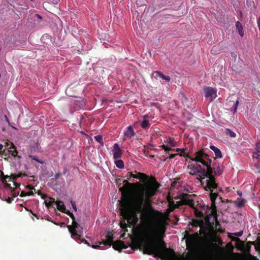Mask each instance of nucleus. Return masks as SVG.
Segmentation results:
<instances>
[{"label":"nucleus","instance_id":"1","mask_svg":"<svg viewBox=\"0 0 260 260\" xmlns=\"http://www.w3.org/2000/svg\"><path fill=\"white\" fill-rule=\"evenodd\" d=\"M159 187V184L156 180L146 183L141 186L139 195L134 199L124 187L120 190L122 192L121 213L131 225L137 224L139 221L137 212L141 213L142 223L137 228V245L143 253L161 258L167 250V244L164 240H156V231L152 224L154 215L151 211L142 208L144 201L148 202Z\"/></svg>","mask_w":260,"mask_h":260},{"label":"nucleus","instance_id":"2","mask_svg":"<svg viewBox=\"0 0 260 260\" xmlns=\"http://www.w3.org/2000/svg\"><path fill=\"white\" fill-rule=\"evenodd\" d=\"M222 243L221 240L217 237L206 239L199 245V251L188 252L181 256L176 254L175 251L167 248L161 259L164 260H258L255 256L249 255L245 258H241L219 251L218 245Z\"/></svg>","mask_w":260,"mask_h":260},{"label":"nucleus","instance_id":"3","mask_svg":"<svg viewBox=\"0 0 260 260\" xmlns=\"http://www.w3.org/2000/svg\"><path fill=\"white\" fill-rule=\"evenodd\" d=\"M194 158H190V160L197 162H201L202 165L207 167V169L203 168L201 165L196 164L190 168L191 172L189 173L191 175H194L200 173V177L202 180L207 178L206 185L205 186L206 190H210L213 188H216L218 186L217 183L215 182V179L213 175V171L211 168L212 159L209 156L205 153L203 150H201L196 152Z\"/></svg>","mask_w":260,"mask_h":260},{"label":"nucleus","instance_id":"4","mask_svg":"<svg viewBox=\"0 0 260 260\" xmlns=\"http://www.w3.org/2000/svg\"><path fill=\"white\" fill-rule=\"evenodd\" d=\"M177 206L172 201V206L170 205L165 213L157 210H153V212H152L154 215V217L152 218V224L154 225L157 233L156 240H163L170 213Z\"/></svg>","mask_w":260,"mask_h":260},{"label":"nucleus","instance_id":"5","mask_svg":"<svg viewBox=\"0 0 260 260\" xmlns=\"http://www.w3.org/2000/svg\"><path fill=\"white\" fill-rule=\"evenodd\" d=\"M191 195L187 193L183 194V204H185L186 205L189 206L190 207L192 208L194 210V215L197 217H203L204 216L203 211L205 213H208L209 211V208L208 205L206 204H198L195 205L194 201L191 199Z\"/></svg>","mask_w":260,"mask_h":260},{"label":"nucleus","instance_id":"6","mask_svg":"<svg viewBox=\"0 0 260 260\" xmlns=\"http://www.w3.org/2000/svg\"><path fill=\"white\" fill-rule=\"evenodd\" d=\"M64 213H66L67 215L70 216L73 220L72 224L67 226L68 229L71 233V237L77 242L80 241V242L84 243L87 244L88 245L90 246L85 239L82 238L81 235L83 233V229L79 223L76 222L74 214L70 211H66Z\"/></svg>","mask_w":260,"mask_h":260},{"label":"nucleus","instance_id":"7","mask_svg":"<svg viewBox=\"0 0 260 260\" xmlns=\"http://www.w3.org/2000/svg\"><path fill=\"white\" fill-rule=\"evenodd\" d=\"M106 237L107 239L106 240L99 242V245H92V247L95 249H104L106 246L108 245L111 246L112 245L114 249L118 251L127 248V246L125 245L124 242L121 240L116 241L114 242L113 235L110 231L107 232Z\"/></svg>","mask_w":260,"mask_h":260},{"label":"nucleus","instance_id":"8","mask_svg":"<svg viewBox=\"0 0 260 260\" xmlns=\"http://www.w3.org/2000/svg\"><path fill=\"white\" fill-rule=\"evenodd\" d=\"M204 91L205 98L209 99L210 102L213 101L217 97V90L216 88L206 87L204 88Z\"/></svg>","mask_w":260,"mask_h":260},{"label":"nucleus","instance_id":"9","mask_svg":"<svg viewBox=\"0 0 260 260\" xmlns=\"http://www.w3.org/2000/svg\"><path fill=\"white\" fill-rule=\"evenodd\" d=\"M199 234L198 233H195L193 235H189L186 241L187 247H193L196 243V239L199 237Z\"/></svg>","mask_w":260,"mask_h":260},{"label":"nucleus","instance_id":"10","mask_svg":"<svg viewBox=\"0 0 260 260\" xmlns=\"http://www.w3.org/2000/svg\"><path fill=\"white\" fill-rule=\"evenodd\" d=\"M52 200V202H49V205H52V203H55L56 205V208L60 211L65 213L67 211L66 207L64 205V204L62 203L61 201H55V200L54 199H51Z\"/></svg>","mask_w":260,"mask_h":260},{"label":"nucleus","instance_id":"11","mask_svg":"<svg viewBox=\"0 0 260 260\" xmlns=\"http://www.w3.org/2000/svg\"><path fill=\"white\" fill-rule=\"evenodd\" d=\"M112 151L113 153V158L114 159H118L121 157L122 151L119 148V146L117 143L114 144Z\"/></svg>","mask_w":260,"mask_h":260},{"label":"nucleus","instance_id":"12","mask_svg":"<svg viewBox=\"0 0 260 260\" xmlns=\"http://www.w3.org/2000/svg\"><path fill=\"white\" fill-rule=\"evenodd\" d=\"M252 156L257 162L260 161V143L256 144L255 151L253 153Z\"/></svg>","mask_w":260,"mask_h":260},{"label":"nucleus","instance_id":"13","mask_svg":"<svg viewBox=\"0 0 260 260\" xmlns=\"http://www.w3.org/2000/svg\"><path fill=\"white\" fill-rule=\"evenodd\" d=\"M200 234H203L204 236H207L208 233L209 224L205 223L204 220H203L202 224L200 225Z\"/></svg>","mask_w":260,"mask_h":260},{"label":"nucleus","instance_id":"14","mask_svg":"<svg viewBox=\"0 0 260 260\" xmlns=\"http://www.w3.org/2000/svg\"><path fill=\"white\" fill-rule=\"evenodd\" d=\"M8 152L14 157H17L18 158H20L21 157L18 155L16 147L13 143H11L10 146L8 148Z\"/></svg>","mask_w":260,"mask_h":260},{"label":"nucleus","instance_id":"15","mask_svg":"<svg viewBox=\"0 0 260 260\" xmlns=\"http://www.w3.org/2000/svg\"><path fill=\"white\" fill-rule=\"evenodd\" d=\"M135 135L132 126H128L124 132V137L125 138L131 139Z\"/></svg>","mask_w":260,"mask_h":260},{"label":"nucleus","instance_id":"16","mask_svg":"<svg viewBox=\"0 0 260 260\" xmlns=\"http://www.w3.org/2000/svg\"><path fill=\"white\" fill-rule=\"evenodd\" d=\"M213 171V174L215 176H219L221 174L222 171L220 168L219 164H214L213 165V167H211Z\"/></svg>","mask_w":260,"mask_h":260},{"label":"nucleus","instance_id":"17","mask_svg":"<svg viewBox=\"0 0 260 260\" xmlns=\"http://www.w3.org/2000/svg\"><path fill=\"white\" fill-rule=\"evenodd\" d=\"M147 118L148 116L145 115L143 117V120L141 122V126L143 129H146L150 126V124Z\"/></svg>","mask_w":260,"mask_h":260},{"label":"nucleus","instance_id":"18","mask_svg":"<svg viewBox=\"0 0 260 260\" xmlns=\"http://www.w3.org/2000/svg\"><path fill=\"white\" fill-rule=\"evenodd\" d=\"M16 176H13L12 178L6 176H4L2 178V182L5 183V182H7V181H10L13 180L14 182V184L15 185L16 188H17L18 187H19L20 185L18 183H16L14 180H16Z\"/></svg>","mask_w":260,"mask_h":260},{"label":"nucleus","instance_id":"19","mask_svg":"<svg viewBox=\"0 0 260 260\" xmlns=\"http://www.w3.org/2000/svg\"><path fill=\"white\" fill-rule=\"evenodd\" d=\"M212 221H214V227L216 230V234L218 233H222V230L219 228L220 226V224L217 219V215L213 216V219Z\"/></svg>","mask_w":260,"mask_h":260},{"label":"nucleus","instance_id":"20","mask_svg":"<svg viewBox=\"0 0 260 260\" xmlns=\"http://www.w3.org/2000/svg\"><path fill=\"white\" fill-rule=\"evenodd\" d=\"M204 213V216L203 217H201L202 218H204L203 219L204 220L205 223L206 224H209L210 223H212V221H211V217H213V216L212 215L211 213H209V211L205 213L204 211H203Z\"/></svg>","mask_w":260,"mask_h":260},{"label":"nucleus","instance_id":"21","mask_svg":"<svg viewBox=\"0 0 260 260\" xmlns=\"http://www.w3.org/2000/svg\"><path fill=\"white\" fill-rule=\"evenodd\" d=\"M210 148L214 152L216 157L221 158L222 157V153L218 148L213 145H211Z\"/></svg>","mask_w":260,"mask_h":260},{"label":"nucleus","instance_id":"22","mask_svg":"<svg viewBox=\"0 0 260 260\" xmlns=\"http://www.w3.org/2000/svg\"><path fill=\"white\" fill-rule=\"evenodd\" d=\"M215 201H211V206L209 207V212L212 213V215L214 216H217V210H216V206L215 204Z\"/></svg>","mask_w":260,"mask_h":260},{"label":"nucleus","instance_id":"23","mask_svg":"<svg viewBox=\"0 0 260 260\" xmlns=\"http://www.w3.org/2000/svg\"><path fill=\"white\" fill-rule=\"evenodd\" d=\"M134 178L139 179L142 181H145L148 179V176L142 173L139 172L135 175Z\"/></svg>","mask_w":260,"mask_h":260},{"label":"nucleus","instance_id":"24","mask_svg":"<svg viewBox=\"0 0 260 260\" xmlns=\"http://www.w3.org/2000/svg\"><path fill=\"white\" fill-rule=\"evenodd\" d=\"M236 27L238 31L239 34L241 37H243L244 31L243 29V26L239 21H237L236 23Z\"/></svg>","mask_w":260,"mask_h":260},{"label":"nucleus","instance_id":"25","mask_svg":"<svg viewBox=\"0 0 260 260\" xmlns=\"http://www.w3.org/2000/svg\"><path fill=\"white\" fill-rule=\"evenodd\" d=\"M203 220V219H201L200 220L192 219L190 224L192 226H194V227L200 226L201 224H202Z\"/></svg>","mask_w":260,"mask_h":260},{"label":"nucleus","instance_id":"26","mask_svg":"<svg viewBox=\"0 0 260 260\" xmlns=\"http://www.w3.org/2000/svg\"><path fill=\"white\" fill-rule=\"evenodd\" d=\"M214 188L210 190L211 193H210V198L211 201H215L217 197L218 196V193L217 192H213V190Z\"/></svg>","mask_w":260,"mask_h":260},{"label":"nucleus","instance_id":"27","mask_svg":"<svg viewBox=\"0 0 260 260\" xmlns=\"http://www.w3.org/2000/svg\"><path fill=\"white\" fill-rule=\"evenodd\" d=\"M225 133L227 136H230L232 138H235L236 136V133L229 128L225 129Z\"/></svg>","mask_w":260,"mask_h":260},{"label":"nucleus","instance_id":"28","mask_svg":"<svg viewBox=\"0 0 260 260\" xmlns=\"http://www.w3.org/2000/svg\"><path fill=\"white\" fill-rule=\"evenodd\" d=\"M208 233H215L216 234V230L214 227V221H212V223L209 224Z\"/></svg>","mask_w":260,"mask_h":260},{"label":"nucleus","instance_id":"29","mask_svg":"<svg viewBox=\"0 0 260 260\" xmlns=\"http://www.w3.org/2000/svg\"><path fill=\"white\" fill-rule=\"evenodd\" d=\"M115 163L116 167L119 169H123L124 167V162L121 159L116 160Z\"/></svg>","mask_w":260,"mask_h":260},{"label":"nucleus","instance_id":"30","mask_svg":"<svg viewBox=\"0 0 260 260\" xmlns=\"http://www.w3.org/2000/svg\"><path fill=\"white\" fill-rule=\"evenodd\" d=\"M120 228L123 230L124 233L126 232H127V225L125 222V220H123V221H121L119 223Z\"/></svg>","mask_w":260,"mask_h":260},{"label":"nucleus","instance_id":"31","mask_svg":"<svg viewBox=\"0 0 260 260\" xmlns=\"http://www.w3.org/2000/svg\"><path fill=\"white\" fill-rule=\"evenodd\" d=\"M234 103L233 106L231 107V111L233 112V113H235L237 112V107L239 105V100H237L236 102L234 103V101H233Z\"/></svg>","mask_w":260,"mask_h":260},{"label":"nucleus","instance_id":"32","mask_svg":"<svg viewBox=\"0 0 260 260\" xmlns=\"http://www.w3.org/2000/svg\"><path fill=\"white\" fill-rule=\"evenodd\" d=\"M168 143L170 144V145L172 147H175L177 145V143H176V142H175V141L173 138H169L168 140Z\"/></svg>","mask_w":260,"mask_h":260},{"label":"nucleus","instance_id":"33","mask_svg":"<svg viewBox=\"0 0 260 260\" xmlns=\"http://www.w3.org/2000/svg\"><path fill=\"white\" fill-rule=\"evenodd\" d=\"M180 156H183L184 157H186L190 159V158H194V157L190 156L188 153H185L183 151V150L181 151L180 153H179Z\"/></svg>","mask_w":260,"mask_h":260},{"label":"nucleus","instance_id":"34","mask_svg":"<svg viewBox=\"0 0 260 260\" xmlns=\"http://www.w3.org/2000/svg\"><path fill=\"white\" fill-rule=\"evenodd\" d=\"M0 154H3V155H4L5 157H4V159L5 160H8L7 158L9 157V156H10V154L9 153V152H6V151L5 150H1L0 151Z\"/></svg>","mask_w":260,"mask_h":260},{"label":"nucleus","instance_id":"35","mask_svg":"<svg viewBox=\"0 0 260 260\" xmlns=\"http://www.w3.org/2000/svg\"><path fill=\"white\" fill-rule=\"evenodd\" d=\"M162 73L159 71H155L153 73L152 75L155 79L161 78Z\"/></svg>","mask_w":260,"mask_h":260},{"label":"nucleus","instance_id":"36","mask_svg":"<svg viewBox=\"0 0 260 260\" xmlns=\"http://www.w3.org/2000/svg\"><path fill=\"white\" fill-rule=\"evenodd\" d=\"M29 157L30 158H31V159L37 161V162H38L39 163H40L41 164H42L44 163V161L43 160L38 159L37 158V157H36V156L29 155Z\"/></svg>","mask_w":260,"mask_h":260},{"label":"nucleus","instance_id":"37","mask_svg":"<svg viewBox=\"0 0 260 260\" xmlns=\"http://www.w3.org/2000/svg\"><path fill=\"white\" fill-rule=\"evenodd\" d=\"M213 69L214 72H215L216 70L218 71H220L222 70V66L220 67L217 63H215L213 66Z\"/></svg>","mask_w":260,"mask_h":260},{"label":"nucleus","instance_id":"38","mask_svg":"<svg viewBox=\"0 0 260 260\" xmlns=\"http://www.w3.org/2000/svg\"><path fill=\"white\" fill-rule=\"evenodd\" d=\"M95 140L101 144H103V137L101 135H97L94 137Z\"/></svg>","mask_w":260,"mask_h":260},{"label":"nucleus","instance_id":"39","mask_svg":"<svg viewBox=\"0 0 260 260\" xmlns=\"http://www.w3.org/2000/svg\"><path fill=\"white\" fill-rule=\"evenodd\" d=\"M245 203V202L244 200H240L239 201L237 202V206L240 208L242 207L243 206H244Z\"/></svg>","mask_w":260,"mask_h":260},{"label":"nucleus","instance_id":"40","mask_svg":"<svg viewBox=\"0 0 260 260\" xmlns=\"http://www.w3.org/2000/svg\"><path fill=\"white\" fill-rule=\"evenodd\" d=\"M161 78L165 80L166 82H169L171 80V78L168 76H165L162 73L161 74Z\"/></svg>","mask_w":260,"mask_h":260},{"label":"nucleus","instance_id":"41","mask_svg":"<svg viewBox=\"0 0 260 260\" xmlns=\"http://www.w3.org/2000/svg\"><path fill=\"white\" fill-rule=\"evenodd\" d=\"M183 201V194L181 195V197H180V200L178 202H177V206H181L182 205H185V204H183V202H182Z\"/></svg>","mask_w":260,"mask_h":260},{"label":"nucleus","instance_id":"42","mask_svg":"<svg viewBox=\"0 0 260 260\" xmlns=\"http://www.w3.org/2000/svg\"><path fill=\"white\" fill-rule=\"evenodd\" d=\"M11 190L12 191V196L13 198L16 197L19 194V192H15L14 190V189L13 188Z\"/></svg>","mask_w":260,"mask_h":260},{"label":"nucleus","instance_id":"43","mask_svg":"<svg viewBox=\"0 0 260 260\" xmlns=\"http://www.w3.org/2000/svg\"><path fill=\"white\" fill-rule=\"evenodd\" d=\"M126 176H127V179L129 180L131 178H134L135 175L133 174L132 173H128V174H127Z\"/></svg>","mask_w":260,"mask_h":260},{"label":"nucleus","instance_id":"44","mask_svg":"<svg viewBox=\"0 0 260 260\" xmlns=\"http://www.w3.org/2000/svg\"><path fill=\"white\" fill-rule=\"evenodd\" d=\"M71 205L73 209L75 210V211H77V207L75 204V202L74 201H71Z\"/></svg>","mask_w":260,"mask_h":260},{"label":"nucleus","instance_id":"45","mask_svg":"<svg viewBox=\"0 0 260 260\" xmlns=\"http://www.w3.org/2000/svg\"><path fill=\"white\" fill-rule=\"evenodd\" d=\"M60 175H61V174H60V173H56V174L55 175V176H54V179H55V180L58 179L59 178V177H60Z\"/></svg>","mask_w":260,"mask_h":260},{"label":"nucleus","instance_id":"46","mask_svg":"<svg viewBox=\"0 0 260 260\" xmlns=\"http://www.w3.org/2000/svg\"><path fill=\"white\" fill-rule=\"evenodd\" d=\"M178 154H171L169 155V158L172 159L175 157V156L177 155Z\"/></svg>","mask_w":260,"mask_h":260},{"label":"nucleus","instance_id":"47","mask_svg":"<svg viewBox=\"0 0 260 260\" xmlns=\"http://www.w3.org/2000/svg\"><path fill=\"white\" fill-rule=\"evenodd\" d=\"M257 25H258V29H259V30L260 31V16L257 19Z\"/></svg>","mask_w":260,"mask_h":260},{"label":"nucleus","instance_id":"48","mask_svg":"<svg viewBox=\"0 0 260 260\" xmlns=\"http://www.w3.org/2000/svg\"><path fill=\"white\" fill-rule=\"evenodd\" d=\"M13 200V198L12 197V198H8L7 199V202L8 203H11Z\"/></svg>","mask_w":260,"mask_h":260},{"label":"nucleus","instance_id":"49","mask_svg":"<svg viewBox=\"0 0 260 260\" xmlns=\"http://www.w3.org/2000/svg\"><path fill=\"white\" fill-rule=\"evenodd\" d=\"M20 196L21 197H25L26 196V192H24V191H22L21 192Z\"/></svg>","mask_w":260,"mask_h":260},{"label":"nucleus","instance_id":"50","mask_svg":"<svg viewBox=\"0 0 260 260\" xmlns=\"http://www.w3.org/2000/svg\"><path fill=\"white\" fill-rule=\"evenodd\" d=\"M5 187L7 188H9L11 190L13 189V188L11 186V185L10 184L6 183L5 184Z\"/></svg>","mask_w":260,"mask_h":260},{"label":"nucleus","instance_id":"51","mask_svg":"<svg viewBox=\"0 0 260 260\" xmlns=\"http://www.w3.org/2000/svg\"><path fill=\"white\" fill-rule=\"evenodd\" d=\"M33 194L32 191H28L26 192V196H29Z\"/></svg>","mask_w":260,"mask_h":260},{"label":"nucleus","instance_id":"52","mask_svg":"<svg viewBox=\"0 0 260 260\" xmlns=\"http://www.w3.org/2000/svg\"><path fill=\"white\" fill-rule=\"evenodd\" d=\"M170 150H174V149H172L171 148H169V147L166 146V148L165 149V151H170Z\"/></svg>","mask_w":260,"mask_h":260},{"label":"nucleus","instance_id":"53","mask_svg":"<svg viewBox=\"0 0 260 260\" xmlns=\"http://www.w3.org/2000/svg\"><path fill=\"white\" fill-rule=\"evenodd\" d=\"M123 182L125 183V185H130L131 184L127 180H124Z\"/></svg>","mask_w":260,"mask_h":260},{"label":"nucleus","instance_id":"54","mask_svg":"<svg viewBox=\"0 0 260 260\" xmlns=\"http://www.w3.org/2000/svg\"><path fill=\"white\" fill-rule=\"evenodd\" d=\"M36 16L38 18H39L40 19H42V17H41V16H40L39 14H36Z\"/></svg>","mask_w":260,"mask_h":260},{"label":"nucleus","instance_id":"55","mask_svg":"<svg viewBox=\"0 0 260 260\" xmlns=\"http://www.w3.org/2000/svg\"><path fill=\"white\" fill-rule=\"evenodd\" d=\"M3 148H4V146L3 145L0 144V151L2 150H3Z\"/></svg>","mask_w":260,"mask_h":260},{"label":"nucleus","instance_id":"56","mask_svg":"<svg viewBox=\"0 0 260 260\" xmlns=\"http://www.w3.org/2000/svg\"><path fill=\"white\" fill-rule=\"evenodd\" d=\"M181 150H182V149H180V148H177V149H176V152H180V151L181 152Z\"/></svg>","mask_w":260,"mask_h":260},{"label":"nucleus","instance_id":"57","mask_svg":"<svg viewBox=\"0 0 260 260\" xmlns=\"http://www.w3.org/2000/svg\"><path fill=\"white\" fill-rule=\"evenodd\" d=\"M236 235H237L238 236H241L242 235V233H236Z\"/></svg>","mask_w":260,"mask_h":260},{"label":"nucleus","instance_id":"58","mask_svg":"<svg viewBox=\"0 0 260 260\" xmlns=\"http://www.w3.org/2000/svg\"><path fill=\"white\" fill-rule=\"evenodd\" d=\"M125 233H124L123 234H122V235H121L120 237H121V238H124V236H125Z\"/></svg>","mask_w":260,"mask_h":260},{"label":"nucleus","instance_id":"59","mask_svg":"<svg viewBox=\"0 0 260 260\" xmlns=\"http://www.w3.org/2000/svg\"><path fill=\"white\" fill-rule=\"evenodd\" d=\"M161 147L165 150L166 146L165 145H162Z\"/></svg>","mask_w":260,"mask_h":260},{"label":"nucleus","instance_id":"60","mask_svg":"<svg viewBox=\"0 0 260 260\" xmlns=\"http://www.w3.org/2000/svg\"><path fill=\"white\" fill-rule=\"evenodd\" d=\"M218 75H218V73H217V74H215V75H214V76H218Z\"/></svg>","mask_w":260,"mask_h":260},{"label":"nucleus","instance_id":"61","mask_svg":"<svg viewBox=\"0 0 260 260\" xmlns=\"http://www.w3.org/2000/svg\"><path fill=\"white\" fill-rule=\"evenodd\" d=\"M6 144H7V145H5V147L8 146V143H7Z\"/></svg>","mask_w":260,"mask_h":260},{"label":"nucleus","instance_id":"62","mask_svg":"<svg viewBox=\"0 0 260 260\" xmlns=\"http://www.w3.org/2000/svg\"><path fill=\"white\" fill-rule=\"evenodd\" d=\"M232 56L235 57V56H236V55H232Z\"/></svg>","mask_w":260,"mask_h":260},{"label":"nucleus","instance_id":"63","mask_svg":"<svg viewBox=\"0 0 260 260\" xmlns=\"http://www.w3.org/2000/svg\"><path fill=\"white\" fill-rule=\"evenodd\" d=\"M232 56L235 57V56H236V55H232Z\"/></svg>","mask_w":260,"mask_h":260},{"label":"nucleus","instance_id":"64","mask_svg":"<svg viewBox=\"0 0 260 260\" xmlns=\"http://www.w3.org/2000/svg\"><path fill=\"white\" fill-rule=\"evenodd\" d=\"M232 56L235 57V56H236V55H232Z\"/></svg>","mask_w":260,"mask_h":260}]
</instances>
